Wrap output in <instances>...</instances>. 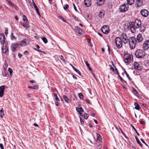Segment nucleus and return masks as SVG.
Returning a JSON list of instances; mask_svg holds the SVG:
<instances>
[{
    "label": "nucleus",
    "instance_id": "nucleus-1",
    "mask_svg": "<svg viewBox=\"0 0 149 149\" xmlns=\"http://www.w3.org/2000/svg\"><path fill=\"white\" fill-rule=\"evenodd\" d=\"M124 61L126 63H132L133 61V56L132 54H130L128 53L125 54L124 56Z\"/></svg>",
    "mask_w": 149,
    "mask_h": 149
},
{
    "label": "nucleus",
    "instance_id": "nucleus-2",
    "mask_svg": "<svg viewBox=\"0 0 149 149\" xmlns=\"http://www.w3.org/2000/svg\"><path fill=\"white\" fill-rule=\"evenodd\" d=\"M129 44L131 49H134L136 46V41L135 37L133 36L129 38Z\"/></svg>",
    "mask_w": 149,
    "mask_h": 149
},
{
    "label": "nucleus",
    "instance_id": "nucleus-3",
    "mask_svg": "<svg viewBox=\"0 0 149 149\" xmlns=\"http://www.w3.org/2000/svg\"><path fill=\"white\" fill-rule=\"evenodd\" d=\"M145 52L141 49H138L135 52L136 56L138 58H141L144 57L145 55Z\"/></svg>",
    "mask_w": 149,
    "mask_h": 149
},
{
    "label": "nucleus",
    "instance_id": "nucleus-4",
    "mask_svg": "<svg viewBox=\"0 0 149 149\" xmlns=\"http://www.w3.org/2000/svg\"><path fill=\"white\" fill-rule=\"evenodd\" d=\"M115 42L116 47L118 49H120L122 47L123 42L120 37H117L116 38L115 40Z\"/></svg>",
    "mask_w": 149,
    "mask_h": 149
},
{
    "label": "nucleus",
    "instance_id": "nucleus-5",
    "mask_svg": "<svg viewBox=\"0 0 149 149\" xmlns=\"http://www.w3.org/2000/svg\"><path fill=\"white\" fill-rule=\"evenodd\" d=\"M121 36L123 42L124 44L127 43L129 40V38L126 34L124 33H122Z\"/></svg>",
    "mask_w": 149,
    "mask_h": 149
},
{
    "label": "nucleus",
    "instance_id": "nucleus-6",
    "mask_svg": "<svg viewBox=\"0 0 149 149\" xmlns=\"http://www.w3.org/2000/svg\"><path fill=\"white\" fill-rule=\"evenodd\" d=\"M3 45L2 48V51L3 53L6 54H8V47L5 44H3Z\"/></svg>",
    "mask_w": 149,
    "mask_h": 149
},
{
    "label": "nucleus",
    "instance_id": "nucleus-7",
    "mask_svg": "<svg viewBox=\"0 0 149 149\" xmlns=\"http://www.w3.org/2000/svg\"><path fill=\"white\" fill-rule=\"evenodd\" d=\"M128 6L127 4H123L121 5L120 8V10L121 12H125L127 10Z\"/></svg>",
    "mask_w": 149,
    "mask_h": 149
},
{
    "label": "nucleus",
    "instance_id": "nucleus-8",
    "mask_svg": "<svg viewBox=\"0 0 149 149\" xmlns=\"http://www.w3.org/2000/svg\"><path fill=\"white\" fill-rule=\"evenodd\" d=\"M101 30L103 33L107 34L109 33V27L107 25L104 26L101 28Z\"/></svg>",
    "mask_w": 149,
    "mask_h": 149
},
{
    "label": "nucleus",
    "instance_id": "nucleus-9",
    "mask_svg": "<svg viewBox=\"0 0 149 149\" xmlns=\"http://www.w3.org/2000/svg\"><path fill=\"white\" fill-rule=\"evenodd\" d=\"M134 68L138 70H141L143 68L137 62H134Z\"/></svg>",
    "mask_w": 149,
    "mask_h": 149
},
{
    "label": "nucleus",
    "instance_id": "nucleus-10",
    "mask_svg": "<svg viewBox=\"0 0 149 149\" xmlns=\"http://www.w3.org/2000/svg\"><path fill=\"white\" fill-rule=\"evenodd\" d=\"M142 48L144 50H147L149 48V40L145 41L143 45Z\"/></svg>",
    "mask_w": 149,
    "mask_h": 149
},
{
    "label": "nucleus",
    "instance_id": "nucleus-11",
    "mask_svg": "<svg viewBox=\"0 0 149 149\" xmlns=\"http://www.w3.org/2000/svg\"><path fill=\"white\" fill-rule=\"evenodd\" d=\"M19 44L17 42L12 43L11 45V48L12 51H15L16 50V49L17 48Z\"/></svg>",
    "mask_w": 149,
    "mask_h": 149
},
{
    "label": "nucleus",
    "instance_id": "nucleus-12",
    "mask_svg": "<svg viewBox=\"0 0 149 149\" xmlns=\"http://www.w3.org/2000/svg\"><path fill=\"white\" fill-rule=\"evenodd\" d=\"M141 15L143 17H147L148 15V12L145 9H142L141 11Z\"/></svg>",
    "mask_w": 149,
    "mask_h": 149
},
{
    "label": "nucleus",
    "instance_id": "nucleus-13",
    "mask_svg": "<svg viewBox=\"0 0 149 149\" xmlns=\"http://www.w3.org/2000/svg\"><path fill=\"white\" fill-rule=\"evenodd\" d=\"M141 23L140 20L138 19L135 20L134 25L136 28H139L141 26Z\"/></svg>",
    "mask_w": 149,
    "mask_h": 149
},
{
    "label": "nucleus",
    "instance_id": "nucleus-14",
    "mask_svg": "<svg viewBox=\"0 0 149 149\" xmlns=\"http://www.w3.org/2000/svg\"><path fill=\"white\" fill-rule=\"evenodd\" d=\"M5 89L4 86H2L0 87V97H2L3 96Z\"/></svg>",
    "mask_w": 149,
    "mask_h": 149
},
{
    "label": "nucleus",
    "instance_id": "nucleus-15",
    "mask_svg": "<svg viewBox=\"0 0 149 149\" xmlns=\"http://www.w3.org/2000/svg\"><path fill=\"white\" fill-rule=\"evenodd\" d=\"M5 38L3 34H0V42L1 44H4L5 42Z\"/></svg>",
    "mask_w": 149,
    "mask_h": 149
},
{
    "label": "nucleus",
    "instance_id": "nucleus-16",
    "mask_svg": "<svg viewBox=\"0 0 149 149\" xmlns=\"http://www.w3.org/2000/svg\"><path fill=\"white\" fill-rule=\"evenodd\" d=\"M143 39L142 35L141 34L139 33L137 36L136 41L138 42H140L143 40Z\"/></svg>",
    "mask_w": 149,
    "mask_h": 149
},
{
    "label": "nucleus",
    "instance_id": "nucleus-17",
    "mask_svg": "<svg viewBox=\"0 0 149 149\" xmlns=\"http://www.w3.org/2000/svg\"><path fill=\"white\" fill-rule=\"evenodd\" d=\"M4 66L6 67V68H4V71L2 73V75L3 77H6L8 75V73L6 71V69L8 65L7 64H5L3 65V67H4Z\"/></svg>",
    "mask_w": 149,
    "mask_h": 149
},
{
    "label": "nucleus",
    "instance_id": "nucleus-18",
    "mask_svg": "<svg viewBox=\"0 0 149 149\" xmlns=\"http://www.w3.org/2000/svg\"><path fill=\"white\" fill-rule=\"evenodd\" d=\"M20 23L22 25L24 28H26V29H28L29 27V25L27 22H21Z\"/></svg>",
    "mask_w": 149,
    "mask_h": 149
},
{
    "label": "nucleus",
    "instance_id": "nucleus-19",
    "mask_svg": "<svg viewBox=\"0 0 149 149\" xmlns=\"http://www.w3.org/2000/svg\"><path fill=\"white\" fill-rule=\"evenodd\" d=\"M76 110L78 111L81 116H82V113L84 112V110L81 107L80 108L76 107Z\"/></svg>",
    "mask_w": 149,
    "mask_h": 149
},
{
    "label": "nucleus",
    "instance_id": "nucleus-20",
    "mask_svg": "<svg viewBox=\"0 0 149 149\" xmlns=\"http://www.w3.org/2000/svg\"><path fill=\"white\" fill-rule=\"evenodd\" d=\"M91 0H84V4L87 7H89L91 5Z\"/></svg>",
    "mask_w": 149,
    "mask_h": 149
},
{
    "label": "nucleus",
    "instance_id": "nucleus-21",
    "mask_svg": "<svg viewBox=\"0 0 149 149\" xmlns=\"http://www.w3.org/2000/svg\"><path fill=\"white\" fill-rule=\"evenodd\" d=\"M143 3L142 0H137L136 1V4L137 6L139 7Z\"/></svg>",
    "mask_w": 149,
    "mask_h": 149
},
{
    "label": "nucleus",
    "instance_id": "nucleus-22",
    "mask_svg": "<svg viewBox=\"0 0 149 149\" xmlns=\"http://www.w3.org/2000/svg\"><path fill=\"white\" fill-rule=\"evenodd\" d=\"M33 5L34 7V8H35L36 10V11L37 13H38V14L40 15V13L39 12V9H38V8L37 6H36V4L33 1Z\"/></svg>",
    "mask_w": 149,
    "mask_h": 149
},
{
    "label": "nucleus",
    "instance_id": "nucleus-23",
    "mask_svg": "<svg viewBox=\"0 0 149 149\" xmlns=\"http://www.w3.org/2000/svg\"><path fill=\"white\" fill-rule=\"evenodd\" d=\"M70 65L72 68L79 75H81V73L80 72L77 70L76 68H75L72 64H70Z\"/></svg>",
    "mask_w": 149,
    "mask_h": 149
},
{
    "label": "nucleus",
    "instance_id": "nucleus-24",
    "mask_svg": "<svg viewBox=\"0 0 149 149\" xmlns=\"http://www.w3.org/2000/svg\"><path fill=\"white\" fill-rule=\"evenodd\" d=\"M104 3V0H97V4L98 6H101Z\"/></svg>",
    "mask_w": 149,
    "mask_h": 149
},
{
    "label": "nucleus",
    "instance_id": "nucleus-25",
    "mask_svg": "<svg viewBox=\"0 0 149 149\" xmlns=\"http://www.w3.org/2000/svg\"><path fill=\"white\" fill-rule=\"evenodd\" d=\"M75 29L76 32L79 34H82V31L81 29L79 28L78 27H76L75 28Z\"/></svg>",
    "mask_w": 149,
    "mask_h": 149
},
{
    "label": "nucleus",
    "instance_id": "nucleus-26",
    "mask_svg": "<svg viewBox=\"0 0 149 149\" xmlns=\"http://www.w3.org/2000/svg\"><path fill=\"white\" fill-rule=\"evenodd\" d=\"M134 105L135 106V109L137 110H139L140 108L139 105L136 102L134 103Z\"/></svg>",
    "mask_w": 149,
    "mask_h": 149
},
{
    "label": "nucleus",
    "instance_id": "nucleus-27",
    "mask_svg": "<svg viewBox=\"0 0 149 149\" xmlns=\"http://www.w3.org/2000/svg\"><path fill=\"white\" fill-rule=\"evenodd\" d=\"M96 134L97 139L100 142H101L102 140V137L99 134L97 133Z\"/></svg>",
    "mask_w": 149,
    "mask_h": 149
},
{
    "label": "nucleus",
    "instance_id": "nucleus-28",
    "mask_svg": "<svg viewBox=\"0 0 149 149\" xmlns=\"http://www.w3.org/2000/svg\"><path fill=\"white\" fill-rule=\"evenodd\" d=\"M11 6H12L13 7H14L15 9H16L18 8L17 6L16 5L14 4V3H12L10 1H9V3H8Z\"/></svg>",
    "mask_w": 149,
    "mask_h": 149
},
{
    "label": "nucleus",
    "instance_id": "nucleus-29",
    "mask_svg": "<svg viewBox=\"0 0 149 149\" xmlns=\"http://www.w3.org/2000/svg\"><path fill=\"white\" fill-rule=\"evenodd\" d=\"M127 3L130 5L132 4L134 2V0H127Z\"/></svg>",
    "mask_w": 149,
    "mask_h": 149
},
{
    "label": "nucleus",
    "instance_id": "nucleus-30",
    "mask_svg": "<svg viewBox=\"0 0 149 149\" xmlns=\"http://www.w3.org/2000/svg\"><path fill=\"white\" fill-rule=\"evenodd\" d=\"M135 138L136 139V141L137 143L140 145V146L141 147H142L143 145L141 143L140 141H139V139L137 138V137L136 136L135 137Z\"/></svg>",
    "mask_w": 149,
    "mask_h": 149
},
{
    "label": "nucleus",
    "instance_id": "nucleus-31",
    "mask_svg": "<svg viewBox=\"0 0 149 149\" xmlns=\"http://www.w3.org/2000/svg\"><path fill=\"white\" fill-rule=\"evenodd\" d=\"M63 98L64 100L67 102H69V100L68 97L65 95L63 96Z\"/></svg>",
    "mask_w": 149,
    "mask_h": 149
},
{
    "label": "nucleus",
    "instance_id": "nucleus-32",
    "mask_svg": "<svg viewBox=\"0 0 149 149\" xmlns=\"http://www.w3.org/2000/svg\"><path fill=\"white\" fill-rule=\"evenodd\" d=\"M104 15V13L102 11H100L99 14V16L100 17L102 18L103 17Z\"/></svg>",
    "mask_w": 149,
    "mask_h": 149
},
{
    "label": "nucleus",
    "instance_id": "nucleus-33",
    "mask_svg": "<svg viewBox=\"0 0 149 149\" xmlns=\"http://www.w3.org/2000/svg\"><path fill=\"white\" fill-rule=\"evenodd\" d=\"M28 87L30 89H37L38 88V85H36L35 86L33 87L32 86H28Z\"/></svg>",
    "mask_w": 149,
    "mask_h": 149
},
{
    "label": "nucleus",
    "instance_id": "nucleus-34",
    "mask_svg": "<svg viewBox=\"0 0 149 149\" xmlns=\"http://www.w3.org/2000/svg\"><path fill=\"white\" fill-rule=\"evenodd\" d=\"M54 97L55 100L57 101H60L59 99L58 98L57 94L56 93H54Z\"/></svg>",
    "mask_w": 149,
    "mask_h": 149
},
{
    "label": "nucleus",
    "instance_id": "nucleus-35",
    "mask_svg": "<svg viewBox=\"0 0 149 149\" xmlns=\"http://www.w3.org/2000/svg\"><path fill=\"white\" fill-rule=\"evenodd\" d=\"M85 63L86 64V65L87 66L88 69L90 71H91L92 70V69L91 68L89 64L88 63V62L87 61H85Z\"/></svg>",
    "mask_w": 149,
    "mask_h": 149
},
{
    "label": "nucleus",
    "instance_id": "nucleus-36",
    "mask_svg": "<svg viewBox=\"0 0 149 149\" xmlns=\"http://www.w3.org/2000/svg\"><path fill=\"white\" fill-rule=\"evenodd\" d=\"M0 112H1V114H0V117L1 118H2L3 117V116L4 114V111H3V108H1L0 111Z\"/></svg>",
    "mask_w": 149,
    "mask_h": 149
},
{
    "label": "nucleus",
    "instance_id": "nucleus-37",
    "mask_svg": "<svg viewBox=\"0 0 149 149\" xmlns=\"http://www.w3.org/2000/svg\"><path fill=\"white\" fill-rule=\"evenodd\" d=\"M83 116L85 119H87L88 117V115L86 113H84V114L82 113V116Z\"/></svg>",
    "mask_w": 149,
    "mask_h": 149
},
{
    "label": "nucleus",
    "instance_id": "nucleus-38",
    "mask_svg": "<svg viewBox=\"0 0 149 149\" xmlns=\"http://www.w3.org/2000/svg\"><path fill=\"white\" fill-rule=\"evenodd\" d=\"M19 45L21 46H24L26 45V41L24 40L22 41L20 44Z\"/></svg>",
    "mask_w": 149,
    "mask_h": 149
},
{
    "label": "nucleus",
    "instance_id": "nucleus-39",
    "mask_svg": "<svg viewBox=\"0 0 149 149\" xmlns=\"http://www.w3.org/2000/svg\"><path fill=\"white\" fill-rule=\"evenodd\" d=\"M42 39L45 44L47 43V40L45 37H44L42 38Z\"/></svg>",
    "mask_w": 149,
    "mask_h": 149
},
{
    "label": "nucleus",
    "instance_id": "nucleus-40",
    "mask_svg": "<svg viewBox=\"0 0 149 149\" xmlns=\"http://www.w3.org/2000/svg\"><path fill=\"white\" fill-rule=\"evenodd\" d=\"M133 91L134 92V94L136 95L139 98V97L140 96L139 95V93H138L137 91L135 89H134L133 90Z\"/></svg>",
    "mask_w": 149,
    "mask_h": 149
},
{
    "label": "nucleus",
    "instance_id": "nucleus-41",
    "mask_svg": "<svg viewBox=\"0 0 149 149\" xmlns=\"http://www.w3.org/2000/svg\"><path fill=\"white\" fill-rule=\"evenodd\" d=\"M8 71L10 73V75L11 76H12V73L13 72V70L10 68H8Z\"/></svg>",
    "mask_w": 149,
    "mask_h": 149
},
{
    "label": "nucleus",
    "instance_id": "nucleus-42",
    "mask_svg": "<svg viewBox=\"0 0 149 149\" xmlns=\"http://www.w3.org/2000/svg\"><path fill=\"white\" fill-rule=\"evenodd\" d=\"M69 8V6L67 4H65L63 6V8L65 10H67Z\"/></svg>",
    "mask_w": 149,
    "mask_h": 149
},
{
    "label": "nucleus",
    "instance_id": "nucleus-43",
    "mask_svg": "<svg viewBox=\"0 0 149 149\" xmlns=\"http://www.w3.org/2000/svg\"><path fill=\"white\" fill-rule=\"evenodd\" d=\"M61 59L65 63H66V61L64 59L63 56L62 55H61L60 57Z\"/></svg>",
    "mask_w": 149,
    "mask_h": 149
},
{
    "label": "nucleus",
    "instance_id": "nucleus-44",
    "mask_svg": "<svg viewBox=\"0 0 149 149\" xmlns=\"http://www.w3.org/2000/svg\"><path fill=\"white\" fill-rule=\"evenodd\" d=\"M124 72H125V74L126 75L127 77L128 78L129 80H131L130 77L129 75L128 74H127V72L125 70L124 71Z\"/></svg>",
    "mask_w": 149,
    "mask_h": 149
},
{
    "label": "nucleus",
    "instance_id": "nucleus-45",
    "mask_svg": "<svg viewBox=\"0 0 149 149\" xmlns=\"http://www.w3.org/2000/svg\"><path fill=\"white\" fill-rule=\"evenodd\" d=\"M132 126L133 129L134 130V131L136 133L137 135L138 136H139L140 135V134L138 133L137 130L135 128V127L133 126L132 125Z\"/></svg>",
    "mask_w": 149,
    "mask_h": 149
},
{
    "label": "nucleus",
    "instance_id": "nucleus-46",
    "mask_svg": "<svg viewBox=\"0 0 149 149\" xmlns=\"http://www.w3.org/2000/svg\"><path fill=\"white\" fill-rule=\"evenodd\" d=\"M79 97L81 99H82L83 97V95L81 93L79 94Z\"/></svg>",
    "mask_w": 149,
    "mask_h": 149
},
{
    "label": "nucleus",
    "instance_id": "nucleus-47",
    "mask_svg": "<svg viewBox=\"0 0 149 149\" xmlns=\"http://www.w3.org/2000/svg\"><path fill=\"white\" fill-rule=\"evenodd\" d=\"M23 20L24 21H26V22H27V21H28V20L27 18V17L25 15H24L23 16Z\"/></svg>",
    "mask_w": 149,
    "mask_h": 149
},
{
    "label": "nucleus",
    "instance_id": "nucleus-48",
    "mask_svg": "<svg viewBox=\"0 0 149 149\" xmlns=\"http://www.w3.org/2000/svg\"><path fill=\"white\" fill-rule=\"evenodd\" d=\"M113 72L116 74H118V70L116 68L115 69V70H114L113 71Z\"/></svg>",
    "mask_w": 149,
    "mask_h": 149
},
{
    "label": "nucleus",
    "instance_id": "nucleus-49",
    "mask_svg": "<svg viewBox=\"0 0 149 149\" xmlns=\"http://www.w3.org/2000/svg\"><path fill=\"white\" fill-rule=\"evenodd\" d=\"M11 38L12 40L16 39L15 37L13 36V33H12L11 34Z\"/></svg>",
    "mask_w": 149,
    "mask_h": 149
},
{
    "label": "nucleus",
    "instance_id": "nucleus-50",
    "mask_svg": "<svg viewBox=\"0 0 149 149\" xmlns=\"http://www.w3.org/2000/svg\"><path fill=\"white\" fill-rule=\"evenodd\" d=\"M58 17H59V18L60 19H61V20L63 21L64 22H65V21L64 20V19L61 16H58Z\"/></svg>",
    "mask_w": 149,
    "mask_h": 149
},
{
    "label": "nucleus",
    "instance_id": "nucleus-51",
    "mask_svg": "<svg viewBox=\"0 0 149 149\" xmlns=\"http://www.w3.org/2000/svg\"><path fill=\"white\" fill-rule=\"evenodd\" d=\"M72 16L74 18V19L76 21H78V18L77 17L74 15H72Z\"/></svg>",
    "mask_w": 149,
    "mask_h": 149
},
{
    "label": "nucleus",
    "instance_id": "nucleus-52",
    "mask_svg": "<svg viewBox=\"0 0 149 149\" xmlns=\"http://www.w3.org/2000/svg\"><path fill=\"white\" fill-rule=\"evenodd\" d=\"M8 29L7 28H6L5 29V34L7 36V34H8Z\"/></svg>",
    "mask_w": 149,
    "mask_h": 149
},
{
    "label": "nucleus",
    "instance_id": "nucleus-53",
    "mask_svg": "<svg viewBox=\"0 0 149 149\" xmlns=\"http://www.w3.org/2000/svg\"><path fill=\"white\" fill-rule=\"evenodd\" d=\"M73 5L74 9L75 10L76 12H78V11L77 9V8H76L75 6V5L74 4H73Z\"/></svg>",
    "mask_w": 149,
    "mask_h": 149
},
{
    "label": "nucleus",
    "instance_id": "nucleus-54",
    "mask_svg": "<svg viewBox=\"0 0 149 149\" xmlns=\"http://www.w3.org/2000/svg\"><path fill=\"white\" fill-rule=\"evenodd\" d=\"M34 50H36L37 51H38V52H42V51L40 49H36V48H34Z\"/></svg>",
    "mask_w": 149,
    "mask_h": 149
},
{
    "label": "nucleus",
    "instance_id": "nucleus-55",
    "mask_svg": "<svg viewBox=\"0 0 149 149\" xmlns=\"http://www.w3.org/2000/svg\"><path fill=\"white\" fill-rule=\"evenodd\" d=\"M0 147L1 149H4V147L2 143L0 144Z\"/></svg>",
    "mask_w": 149,
    "mask_h": 149
},
{
    "label": "nucleus",
    "instance_id": "nucleus-56",
    "mask_svg": "<svg viewBox=\"0 0 149 149\" xmlns=\"http://www.w3.org/2000/svg\"><path fill=\"white\" fill-rule=\"evenodd\" d=\"M140 123L141 124H143V125H145L146 124V123L145 121H140Z\"/></svg>",
    "mask_w": 149,
    "mask_h": 149
},
{
    "label": "nucleus",
    "instance_id": "nucleus-57",
    "mask_svg": "<svg viewBox=\"0 0 149 149\" xmlns=\"http://www.w3.org/2000/svg\"><path fill=\"white\" fill-rule=\"evenodd\" d=\"M80 123L81 124H83L84 123V121H83V120L81 119V118L80 117Z\"/></svg>",
    "mask_w": 149,
    "mask_h": 149
},
{
    "label": "nucleus",
    "instance_id": "nucleus-58",
    "mask_svg": "<svg viewBox=\"0 0 149 149\" xmlns=\"http://www.w3.org/2000/svg\"><path fill=\"white\" fill-rule=\"evenodd\" d=\"M24 54H29V52L28 51H25L24 52Z\"/></svg>",
    "mask_w": 149,
    "mask_h": 149
},
{
    "label": "nucleus",
    "instance_id": "nucleus-59",
    "mask_svg": "<svg viewBox=\"0 0 149 149\" xmlns=\"http://www.w3.org/2000/svg\"><path fill=\"white\" fill-rule=\"evenodd\" d=\"M141 140L145 144L146 146H148V145L145 142L143 139H141Z\"/></svg>",
    "mask_w": 149,
    "mask_h": 149
},
{
    "label": "nucleus",
    "instance_id": "nucleus-60",
    "mask_svg": "<svg viewBox=\"0 0 149 149\" xmlns=\"http://www.w3.org/2000/svg\"><path fill=\"white\" fill-rule=\"evenodd\" d=\"M118 77H119V79H120V80L121 81H123V79L118 74Z\"/></svg>",
    "mask_w": 149,
    "mask_h": 149
},
{
    "label": "nucleus",
    "instance_id": "nucleus-61",
    "mask_svg": "<svg viewBox=\"0 0 149 149\" xmlns=\"http://www.w3.org/2000/svg\"><path fill=\"white\" fill-rule=\"evenodd\" d=\"M30 83H31L32 84L35 83L36 82L33 80H31L29 81Z\"/></svg>",
    "mask_w": 149,
    "mask_h": 149
},
{
    "label": "nucleus",
    "instance_id": "nucleus-62",
    "mask_svg": "<svg viewBox=\"0 0 149 149\" xmlns=\"http://www.w3.org/2000/svg\"><path fill=\"white\" fill-rule=\"evenodd\" d=\"M86 102H87V103H88V104H90L91 103V102L90 101L88 100H86Z\"/></svg>",
    "mask_w": 149,
    "mask_h": 149
},
{
    "label": "nucleus",
    "instance_id": "nucleus-63",
    "mask_svg": "<svg viewBox=\"0 0 149 149\" xmlns=\"http://www.w3.org/2000/svg\"><path fill=\"white\" fill-rule=\"evenodd\" d=\"M18 56L19 58H20L22 56V55L20 53H19Z\"/></svg>",
    "mask_w": 149,
    "mask_h": 149
},
{
    "label": "nucleus",
    "instance_id": "nucleus-64",
    "mask_svg": "<svg viewBox=\"0 0 149 149\" xmlns=\"http://www.w3.org/2000/svg\"><path fill=\"white\" fill-rule=\"evenodd\" d=\"M55 105H56V106H58V104H59V103L58 102H55Z\"/></svg>",
    "mask_w": 149,
    "mask_h": 149
}]
</instances>
